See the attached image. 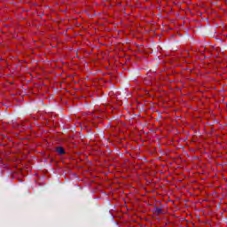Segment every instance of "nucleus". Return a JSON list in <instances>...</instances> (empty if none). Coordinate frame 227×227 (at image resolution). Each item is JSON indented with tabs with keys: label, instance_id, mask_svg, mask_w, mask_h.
Returning <instances> with one entry per match:
<instances>
[{
	"label": "nucleus",
	"instance_id": "obj_1",
	"mask_svg": "<svg viewBox=\"0 0 227 227\" xmlns=\"http://www.w3.org/2000/svg\"><path fill=\"white\" fill-rule=\"evenodd\" d=\"M56 152L59 153V155H65V149H63L61 146L57 147Z\"/></svg>",
	"mask_w": 227,
	"mask_h": 227
}]
</instances>
